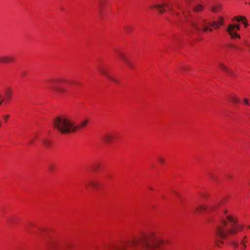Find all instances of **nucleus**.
<instances>
[{
    "instance_id": "obj_1",
    "label": "nucleus",
    "mask_w": 250,
    "mask_h": 250,
    "mask_svg": "<svg viewBox=\"0 0 250 250\" xmlns=\"http://www.w3.org/2000/svg\"><path fill=\"white\" fill-rule=\"evenodd\" d=\"M164 241L158 235L150 232L145 236L126 241H121L106 244L104 250H138L143 248L146 250L160 249Z\"/></svg>"
},
{
    "instance_id": "obj_2",
    "label": "nucleus",
    "mask_w": 250,
    "mask_h": 250,
    "mask_svg": "<svg viewBox=\"0 0 250 250\" xmlns=\"http://www.w3.org/2000/svg\"><path fill=\"white\" fill-rule=\"evenodd\" d=\"M243 225L238 224V219L232 215H227L226 219H222L221 224L216 227L215 230V245L220 247L219 243L223 244V239L227 238L229 234L235 235L239 231H242Z\"/></svg>"
},
{
    "instance_id": "obj_3",
    "label": "nucleus",
    "mask_w": 250,
    "mask_h": 250,
    "mask_svg": "<svg viewBox=\"0 0 250 250\" xmlns=\"http://www.w3.org/2000/svg\"><path fill=\"white\" fill-rule=\"evenodd\" d=\"M186 21L191 27L193 33L198 35H200L202 32H205L208 30L211 32L212 29L211 27L216 29L224 24V19L221 16L218 17L216 21H208L204 19H200L197 21L187 19Z\"/></svg>"
},
{
    "instance_id": "obj_4",
    "label": "nucleus",
    "mask_w": 250,
    "mask_h": 250,
    "mask_svg": "<svg viewBox=\"0 0 250 250\" xmlns=\"http://www.w3.org/2000/svg\"><path fill=\"white\" fill-rule=\"evenodd\" d=\"M53 125L55 129L62 134L75 132L78 129L71 119L64 116L56 118Z\"/></svg>"
},
{
    "instance_id": "obj_5",
    "label": "nucleus",
    "mask_w": 250,
    "mask_h": 250,
    "mask_svg": "<svg viewBox=\"0 0 250 250\" xmlns=\"http://www.w3.org/2000/svg\"><path fill=\"white\" fill-rule=\"evenodd\" d=\"M153 7L157 9L158 11L162 14L166 11V8L169 10L173 14L178 15L179 13L175 11L174 7L169 1L166 0L163 1L161 3L156 4L153 6Z\"/></svg>"
},
{
    "instance_id": "obj_6",
    "label": "nucleus",
    "mask_w": 250,
    "mask_h": 250,
    "mask_svg": "<svg viewBox=\"0 0 250 250\" xmlns=\"http://www.w3.org/2000/svg\"><path fill=\"white\" fill-rule=\"evenodd\" d=\"M65 80L62 79H59L57 80H52L49 82L50 85H49V88L59 94H63L66 92V89L57 86L56 83H63L65 82Z\"/></svg>"
},
{
    "instance_id": "obj_7",
    "label": "nucleus",
    "mask_w": 250,
    "mask_h": 250,
    "mask_svg": "<svg viewBox=\"0 0 250 250\" xmlns=\"http://www.w3.org/2000/svg\"><path fill=\"white\" fill-rule=\"evenodd\" d=\"M240 28V25L239 24H229L226 31L229 34L232 38L234 37L240 38V36L236 32V30H239Z\"/></svg>"
},
{
    "instance_id": "obj_8",
    "label": "nucleus",
    "mask_w": 250,
    "mask_h": 250,
    "mask_svg": "<svg viewBox=\"0 0 250 250\" xmlns=\"http://www.w3.org/2000/svg\"><path fill=\"white\" fill-rule=\"evenodd\" d=\"M100 73H101L102 75L105 76L108 79L111 81L113 83L118 84L119 83V81L116 78L111 76L108 73V72L107 69L105 67H101L98 69Z\"/></svg>"
},
{
    "instance_id": "obj_9",
    "label": "nucleus",
    "mask_w": 250,
    "mask_h": 250,
    "mask_svg": "<svg viewBox=\"0 0 250 250\" xmlns=\"http://www.w3.org/2000/svg\"><path fill=\"white\" fill-rule=\"evenodd\" d=\"M115 138V136L113 134L108 133L104 135L103 137V140L105 144H110L113 142Z\"/></svg>"
},
{
    "instance_id": "obj_10",
    "label": "nucleus",
    "mask_w": 250,
    "mask_h": 250,
    "mask_svg": "<svg viewBox=\"0 0 250 250\" xmlns=\"http://www.w3.org/2000/svg\"><path fill=\"white\" fill-rule=\"evenodd\" d=\"M14 58L12 56H4L0 57V63H7L14 61Z\"/></svg>"
},
{
    "instance_id": "obj_11",
    "label": "nucleus",
    "mask_w": 250,
    "mask_h": 250,
    "mask_svg": "<svg viewBox=\"0 0 250 250\" xmlns=\"http://www.w3.org/2000/svg\"><path fill=\"white\" fill-rule=\"evenodd\" d=\"M207 208V207L205 205H202L198 207H194L191 211L193 213H201L202 211H205Z\"/></svg>"
},
{
    "instance_id": "obj_12",
    "label": "nucleus",
    "mask_w": 250,
    "mask_h": 250,
    "mask_svg": "<svg viewBox=\"0 0 250 250\" xmlns=\"http://www.w3.org/2000/svg\"><path fill=\"white\" fill-rule=\"evenodd\" d=\"M122 60H123L130 68H133L134 67L133 63L128 59L127 56L125 55L124 53L122 56H121Z\"/></svg>"
},
{
    "instance_id": "obj_13",
    "label": "nucleus",
    "mask_w": 250,
    "mask_h": 250,
    "mask_svg": "<svg viewBox=\"0 0 250 250\" xmlns=\"http://www.w3.org/2000/svg\"><path fill=\"white\" fill-rule=\"evenodd\" d=\"M234 20H236L238 22L242 21L245 25V27H247L248 25L247 19L245 17L242 16H236L232 19V21H234Z\"/></svg>"
},
{
    "instance_id": "obj_14",
    "label": "nucleus",
    "mask_w": 250,
    "mask_h": 250,
    "mask_svg": "<svg viewBox=\"0 0 250 250\" xmlns=\"http://www.w3.org/2000/svg\"><path fill=\"white\" fill-rule=\"evenodd\" d=\"M12 94V90L11 88L7 87L4 90V94L6 97V100L9 101Z\"/></svg>"
},
{
    "instance_id": "obj_15",
    "label": "nucleus",
    "mask_w": 250,
    "mask_h": 250,
    "mask_svg": "<svg viewBox=\"0 0 250 250\" xmlns=\"http://www.w3.org/2000/svg\"><path fill=\"white\" fill-rule=\"evenodd\" d=\"M88 123H89V120L87 119H85L83 120L81 122L80 125H75V126L78 127L77 131L79 130L80 128H83L85 127L86 126V125L88 124Z\"/></svg>"
},
{
    "instance_id": "obj_16",
    "label": "nucleus",
    "mask_w": 250,
    "mask_h": 250,
    "mask_svg": "<svg viewBox=\"0 0 250 250\" xmlns=\"http://www.w3.org/2000/svg\"><path fill=\"white\" fill-rule=\"evenodd\" d=\"M219 66L221 69L228 72L230 75H233V72L230 70H229L225 65H224L222 63H219Z\"/></svg>"
},
{
    "instance_id": "obj_17",
    "label": "nucleus",
    "mask_w": 250,
    "mask_h": 250,
    "mask_svg": "<svg viewBox=\"0 0 250 250\" xmlns=\"http://www.w3.org/2000/svg\"><path fill=\"white\" fill-rule=\"evenodd\" d=\"M229 100L234 104H238L240 102V99L235 96H230Z\"/></svg>"
},
{
    "instance_id": "obj_18",
    "label": "nucleus",
    "mask_w": 250,
    "mask_h": 250,
    "mask_svg": "<svg viewBox=\"0 0 250 250\" xmlns=\"http://www.w3.org/2000/svg\"><path fill=\"white\" fill-rule=\"evenodd\" d=\"M56 242L53 241H49L47 243V246L50 250H54L55 249Z\"/></svg>"
},
{
    "instance_id": "obj_19",
    "label": "nucleus",
    "mask_w": 250,
    "mask_h": 250,
    "mask_svg": "<svg viewBox=\"0 0 250 250\" xmlns=\"http://www.w3.org/2000/svg\"><path fill=\"white\" fill-rule=\"evenodd\" d=\"M88 185L93 188H97L98 187V183L94 181L90 180L88 181Z\"/></svg>"
},
{
    "instance_id": "obj_20",
    "label": "nucleus",
    "mask_w": 250,
    "mask_h": 250,
    "mask_svg": "<svg viewBox=\"0 0 250 250\" xmlns=\"http://www.w3.org/2000/svg\"><path fill=\"white\" fill-rule=\"evenodd\" d=\"M203 9V6L200 4H198L194 8V11L196 12H199Z\"/></svg>"
},
{
    "instance_id": "obj_21",
    "label": "nucleus",
    "mask_w": 250,
    "mask_h": 250,
    "mask_svg": "<svg viewBox=\"0 0 250 250\" xmlns=\"http://www.w3.org/2000/svg\"><path fill=\"white\" fill-rule=\"evenodd\" d=\"M43 143H44L45 146L47 147L51 145V142L47 140H43Z\"/></svg>"
},
{
    "instance_id": "obj_22",
    "label": "nucleus",
    "mask_w": 250,
    "mask_h": 250,
    "mask_svg": "<svg viewBox=\"0 0 250 250\" xmlns=\"http://www.w3.org/2000/svg\"><path fill=\"white\" fill-rule=\"evenodd\" d=\"M48 169L50 172H53L55 170V167L54 165H50L48 167Z\"/></svg>"
},
{
    "instance_id": "obj_23",
    "label": "nucleus",
    "mask_w": 250,
    "mask_h": 250,
    "mask_svg": "<svg viewBox=\"0 0 250 250\" xmlns=\"http://www.w3.org/2000/svg\"><path fill=\"white\" fill-rule=\"evenodd\" d=\"M158 159V161L161 164L164 163L165 161V159L163 157H161V156L159 157Z\"/></svg>"
},
{
    "instance_id": "obj_24",
    "label": "nucleus",
    "mask_w": 250,
    "mask_h": 250,
    "mask_svg": "<svg viewBox=\"0 0 250 250\" xmlns=\"http://www.w3.org/2000/svg\"><path fill=\"white\" fill-rule=\"evenodd\" d=\"M241 244L242 245V246H243V248H242V250H245L246 249V248L247 247V245L245 243L244 240L242 241V242H241Z\"/></svg>"
},
{
    "instance_id": "obj_25",
    "label": "nucleus",
    "mask_w": 250,
    "mask_h": 250,
    "mask_svg": "<svg viewBox=\"0 0 250 250\" xmlns=\"http://www.w3.org/2000/svg\"><path fill=\"white\" fill-rule=\"evenodd\" d=\"M116 52H117V54H118V56L119 57V58H120V59H121V56H123V55L124 54V53H123V52H121V51H118V50H117V51H116Z\"/></svg>"
},
{
    "instance_id": "obj_26",
    "label": "nucleus",
    "mask_w": 250,
    "mask_h": 250,
    "mask_svg": "<svg viewBox=\"0 0 250 250\" xmlns=\"http://www.w3.org/2000/svg\"><path fill=\"white\" fill-rule=\"evenodd\" d=\"M116 52H117V54H118V56L119 57V58H120V59H121V56H123V55L124 54V53H123V52H121V51H118V50H117V51H116Z\"/></svg>"
},
{
    "instance_id": "obj_27",
    "label": "nucleus",
    "mask_w": 250,
    "mask_h": 250,
    "mask_svg": "<svg viewBox=\"0 0 250 250\" xmlns=\"http://www.w3.org/2000/svg\"><path fill=\"white\" fill-rule=\"evenodd\" d=\"M243 102H244V103L247 105H249V104H250L249 100L248 99H246V98L244 99Z\"/></svg>"
},
{
    "instance_id": "obj_28",
    "label": "nucleus",
    "mask_w": 250,
    "mask_h": 250,
    "mask_svg": "<svg viewBox=\"0 0 250 250\" xmlns=\"http://www.w3.org/2000/svg\"><path fill=\"white\" fill-rule=\"evenodd\" d=\"M232 244L234 246V247L235 248H237L238 247V246H239L238 243H237V242H232Z\"/></svg>"
},
{
    "instance_id": "obj_29",
    "label": "nucleus",
    "mask_w": 250,
    "mask_h": 250,
    "mask_svg": "<svg viewBox=\"0 0 250 250\" xmlns=\"http://www.w3.org/2000/svg\"><path fill=\"white\" fill-rule=\"evenodd\" d=\"M4 101L3 98H2V96L0 94V105L2 104V102Z\"/></svg>"
},
{
    "instance_id": "obj_30",
    "label": "nucleus",
    "mask_w": 250,
    "mask_h": 250,
    "mask_svg": "<svg viewBox=\"0 0 250 250\" xmlns=\"http://www.w3.org/2000/svg\"><path fill=\"white\" fill-rule=\"evenodd\" d=\"M173 194L176 196H177V197H179V193L175 190H173Z\"/></svg>"
},
{
    "instance_id": "obj_31",
    "label": "nucleus",
    "mask_w": 250,
    "mask_h": 250,
    "mask_svg": "<svg viewBox=\"0 0 250 250\" xmlns=\"http://www.w3.org/2000/svg\"><path fill=\"white\" fill-rule=\"evenodd\" d=\"M9 118V115H6V116H5V117H4V118H5V119H8Z\"/></svg>"
},
{
    "instance_id": "obj_32",
    "label": "nucleus",
    "mask_w": 250,
    "mask_h": 250,
    "mask_svg": "<svg viewBox=\"0 0 250 250\" xmlns=\"http://www.w3.org/2000/svg\"><path fill=\"white\" fill-rule=\"evenodd\" d=\"M34 139H31V140L30 141L29 143H30V144H32V143H33V142H34Z\"/></svg>"
},
{
    "instance_id": "obj_33",
    "label": "nucleus",
    "mask_w": 250,
    "mask_h": 250,
    "mask_svg": "<svg viewBox=\"0 0 250 250\" xmlns=\"http://www.w3.org/2000/svg\"><path fill=\"white\" fill-rule=\"evenodd\" d=\"M175 6L177 7L178 8L180 9V5L179 4H176Z\"/></svg>"
},
{
    "instance_id": "obj_34",
    "label": "nucleus",
    "mask_w": 250,
    "mask_h": 250,
    "mask_svg": "<svg viewBox=\"0 0 250 250\" xmlns=\"http://www.w3.org/2000/svg\"><path fill=\"white\" fill-rule=\"evenodd\" d=\"M187 69V68L186 67H184L183 68H182V70H186Z\"/></svg>"
},
{
    "instance_id": "obj_35",
    "label": "nucleus",
    "mask_w": 250,
    "mask_h": 250,
    "mask_svg": "<svg viewBox=\"0 0 250 250\" xmlns=\"http://www.w3.org/2000/svg\"><path fill=\"white\" fill-rule=\"evenodd\" d=\"M25 75V74L24 73H21V75H22V76H24Z\"/></svg>"
},
{
    "instance_id": "obj_36",
    "label": "nucleus",
    "mask_w": 250,
    "mask_h": 250,
    "mask_svg": "<svg viewBox=\"0 0 250 250\" xmlns=\"http://www.w3.org/2000/svg\"><path fill=\"white\" fill-rule=\"evenodd\" d=\"M186 1L187 2H188L189 1V0H186Z\"/></svg>"
},
{
    "instance_id": "obj_37",
    "label": "nucleus",
    "mask_w": 250,
    "mask_h": 250,
    "mask_svg": "<svg viewBox=\"0 0 250 250\" xmlns=\"http://www.w3.org/2000/svg\"><path fill=\"white\" fill-rule=\"evenodd\" d=\"M1 122L0 121V127L1 126Z\"/></svg>"
},
{
    "instance_id": "obj_38",
    "label": "nucleus",
    "mask_w": 250,
    "mask_h": 250,
    "mask_svg": "<svg viewBox=\"0 0 250 250\" xmlns=\"http://www.w3.org/2000/svg\"><path fill=\"white\" fill-rule=\"evenodd\" d=\"M227 210L225 211V214H226V213H227Z\"/></svg>"
},
{
    "instance_id": "obj_39",
    "label": "nucleus",
    "mask_w": 250,
    "mask_h": 250,
    "mask_svg": "<svg viewBox=\"0 0 250 250\" xmlns=\"http://www.w3.org/2000/svg\"><path fill=\"white\" fill-rule=\"evenodd\" d=\"M246 236H244V239H246Z\"/></svg>"
},
{
    "instance_id": "obj_40",
    "label": "nucleus",
    "mask_w": 250,
    "mask_h": 250,
    "mask_svg": "<svg viewBox=\"0 0 250 250\" xmlns=\"http://www.w3.org/2000/svg\"><path fill=\"white\" fill-rule=\"evenodd\" d=\"M248 228L250 229V226H248Z\"/></svg>"
},
{
    "instance_id": "obj_41",
    "label": "nucleus",
    "mask_w": 250,
    "mask_h": 250,
    "mask_svg": "<svg viewBox=\"0 0 250 250\" xmlns=\"http://www.w3.org/2000/svg\"><path fill=\"white\" fill-rule=\"evenodd\" d=\"M182 12H183V13L184 14H185L184 11L182 10Z\"/></svg>"
},
{
    "instance_id": "obj_42",
    "label": "nucleus",
    "mask_w": 250,
    "mask_h": 250,
    "mask_svg": "<svg viewBox=\"0 0 250 250\" xmlns=\"http://www.w3.org/2000/svg\"><path fill=\"white\" fill-rule=\"evenodd\" d=\"M149 188H150V189H153V188H150V187Z\"/></svg>"
}]
</instances>
